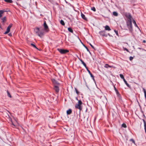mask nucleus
I'll list each match as a JSON object with an SVG mask.
<instances>
[{
    "mask_svg": "<svg viewBox=\"0 0 146 146\" xmlns=\"http://www.w3.org/2000/svg\"><path fill=\"white\" fill-rule=\"evenodd\" d=\"M86 68V69L87 71H88V72L89 73V74H91V72H90V71L88 69V67H87V68Z\"/></svg>",
    "mask_w": 146,
    "mask_h": 146,
    "instance_id": "36",
    "label": "nucleus"
},
{
    "mask_svg": "<svg viewBox=\"0 0 146 146\" xmlns=\"http://www.w3.org/2000/svg\"><path fill=\"white\" fill-rule=\"evenodd\" d=\"M89 44L93 49H94V50H95L94 47L90 43H89Z\"/></svg>",
    "mask_w": 146,
    "mask_h": 146,
    "instance_id": "33",
    "label": "nucleus"
},
{
    "mask_svg": "<svg viewBox=\"0 0 146 146\" xmlns=\"http://www.w3.org/2000/svg\"><path fill=\"white\" fill-rule=\"evenodd\" d=\"M139 48V49H141V48Z\"/></svg>",
    "mask_w": 146,
    "mask_h": 146,
    "instance_id": "43",
    "label": "nucleus"
},
{
    "mask_svg": "<svg viewBox=\"0 0 146 146\" xmlns=\"http://www.w3.org/2000/svg\"><path fill=\"white\" fill-rule=\"evenodd\" d=\"M113 67V66H110L108 64H105V65L104 66V67H105V68H107L108 67L111 68V67Z\"/></svg>",
    "mask_w": 146,
    "mask_h": 146,
    "instance_id": "15",
    "label": "nucleus"
},
{
    "mask_svg": "<svg viewBox=\"0 0 146 146\" xmlns=\"http://www.w3.org/2000/svg\"><path fill=\"white\" fill-rule=\"evenodd\" d=\"M113 15L115 16H118L117 13L115 11L113 12Z\"/></svg>",
    "mask_w": 146,
    "mask_h": 146,
    "instance_id": "20",
    "label": "nucleus"
},
{
    "mask_svg": "<svg viewBox=\"0 0 146 146\" xmlns=\"http://www.w3.org/2000/svg\"><path fill=\"white\" fill-rule=\"evenodd\" d=\"M106 31H101L100 32V34L102 36H105L107 37V35L105 34Z\"/></svg>",
    "mask_w": 146,
    "mask_h": 146,
    "instance_id": "10",
    "label": "nucleus"
},
{
    "mask_svg": "<svg viewBox=\"0 0 146 146\" xmlns=\"http://www.w3.org/2000/svg\"><path fill=\"white\" fill-rule=\"evenodd\" d=\"M68 31L71 33H73V31L71 27H69L68 28Z\"/></svg>",
    "mask_w": 146,
    "mask_h": 146,
    "instance_id": "18",
    "label": "nucleus"
},
{
    "mask_svg": "<svg viewBox=\"0 0 146 146\" xmlns=\"http://www.w3.org/2000/svg\"><path fill=\"white\" fill-rule=\"evenodd\" d=\"M8 35L9 36H12V34L11 33H9Z\"/></svg>",
    "mask_w": 146,
    "mask_h": 146,
    "instance_id": "39",
    "label": "nucleus"
},
{
    "mask_svg": "<svg viewBox=\"0 0 146 146\" xmlns=\"http://www.w3.org/2000/svg\"><path fill=\"white\" fill-rule=\"evenodd\" d=\"M57 50L61 54H65L69 52V50H68L62 49L60 48H58Z\"/></svg>",
    "mask_w": 146,
    "mask_h": 146,
    "instance_id": "4",
    "label": "nucleus"
},
{
    "mask_svg": "<svg viewBox=\"0 0 146 146\" xmlns=\"http://www.w3.org/2000/svg\"><path fill=\"white\" fill-rule=\"evenodd\" d=\"M125 16L128 19L127 21H131L132 16L130 13L126 14L125 15Z\"/></svg>",
    "mask_w": 146,
    "mask_h": 146,
    "instance_id": "11",
    "label": "nucleus"
},
{
    "mask_svg": "<svg viewBox=\"0 0 146 146\" xmlns=\"http://www.w3.org/2000/svg\"><path fill=\"white\" fill-rule=\"evenodd\" d=\"M7 96H9V97L10 98H11V96L9 92L8 91H7Z\"/></svg>",
    "mask_w": 146,
    "mask_h": 146,
    "instance_id": "24",
    "label": "nucleus"
},
{
    "mask_svg": "<svg viewBox=\"0 0 146 146\" xmlns=\"http://www.w3.org/2000/svg\"><path fill=\"white\" fill-rule=\"evenodd\" d=\"M121 126L122 127L124 128H126L127 127V126L126 124L124 123H123V124H122Z\"/></svg>",
    "mask_w": 146,
    "mask_h": 146,
    "instance_id": "25",
    "label": "nucleus"
},
{
    "mask_svg": "<svg viewBox=\"0 0 146 146\" xmlns=\"http://www.w3.org/2000/svg\"><path fill=\"white\" fill-rule=\"evenodd\" d=\"M72 110L71 109H69L67 111L66 113L68 115L72 113Z\"/></svg>",
    "mask_w": 146,
    "mask_h": 146,
    "instance_id": "14",
    "label": "nucleus"
},
{
    "mask_svg": "<svg viewBox=\"0 0 146 146\" xmlns=\"http://www.w3.org/2000/svg\"><path fill=\"white\" fill-rule=\"evenodd\" d=\"M108 35L109 36H111V35H110V34H109V33H108Z\"/></svg>",
    "mask_w": 146,
    "mask_h": 146,
    "instance_id": "41",
    "label": "nucleus"
},
{
    "mask_svg": "<svg viewBox=\"0 0 146 146\" xmlns=\"http://www.w3.org/2000/svg\"><path fill=\"white\" fill-rule=\"evenodd\" d=\"M90 74V75L91 77L93 79V80H94V81H95V79L94 78V76L92 75V74L91 73V74Z\"/></svg>",
    "mask_w": 146,
    "mask_h": 146,
    "instance_id": "26",
    "label": "nucleus"
},
{
    "mask_svg": "<svg viewBox=\"0 0 146 146\" xmlns=\"http://www.w3.org/2000/svg\"><path fill=\"white\" fill-rule=\"evenodd\" d=\"M4 1L6 2L9 3H13V1L12 0H4Z\"/></svg>",
    "mask_w": 146,
    "mask_h": 146,
    "instance_id": "17",
    "label": "nucleus"
},
{
    "mask_svg": "<svg viewBox=\"0 0 146 146\" xmlns=\"http://www.w3.org/2000/svg\"><path fill=\"white\" fill-rule=\"evenodd\" d=\"M143 42L144 43H145L146 42V41L145 40H143Z\"/></svg>",
    "mask_w": 146,
    "mask_h": 146,
    "instance_id": "40",
    "label": "nucleus"
},
{
    "mask_svg": "<svg viewBox=\"0 0 146 146\" xmlns=\"http://www.w3.org/2000/svg\"><path fill=\"white\" fill-rule=\"evenodd\" d=\"M82 63L86 68H87V67L86 66V64L83 61L82 62Z\"/></svg>",
    "mask_w": 146,
    "mask_h": 146,
    "instance_id": "29",
    "label": "nucleus"
},
{
    "mask_svg": "<svg viewBox=\"0 0 146 146\" xmlns=\"http://www.w3.org/2000/svg\"><path fill=\"white\" fill-rule=\"evenodd\" d=\"M76 99L78 101V104L75 105V107L76 108L78 109L80 111L82 109V107L81 106L82 103L81 100H78L77 98H76Z\"/></svg>",
    "mask_w": 146,
    "mask_h": 146,
    "instance_id": "1",
    "label": "nucleus"
},
{
    "mask_svg": "<svg viewBox=\"0 0 146 146\" xmlns=\"http://www.w3.org/2000/svg\"><path fill=\"white\" fill-rule=\"evenodd\" d=\"M133 23L134 24L135 26L136 27H137L138 28V27L137 24H136V22L134 20H133Z\"/></svg>",
    "mask_w": 146,
    "mask_h": 146,
    "instance_id": "23",
    "label": "nucleus"
},
{
    "mask_svg": "<svg viewBox=\"0 0 146 146\" xmlns=\"http://www.w3.org/2000/svg\"><path fill=\"white\" fill-rule=\"evenodd\" d=\"M81 16L82 17L83 19H84L85 20H87V18L85 17V15L83 13H81Z\"/></svg>",
    "mask_w": 146,
    "mask_h": 146,
    "instance_id": "12",
    "label": "nucleus"
},
{
    "mask_svg": "<svg viewBox=\"0 0 146 146\" xmlns=\"http://www.w3.org/2000/svg\"><path fill=\"white\" fill-rule=\"evenodd\" d=\"M114 90L116 92V93H117V96H119V92H118V90H117V89L116 88H115V86H114Z\"/></svg>",
    "mask_w": 146,
    "mask_h": 146,
    "instance_id": "16",
    "label": "nucleus"
},
{
    "mask_svg": "<svg viewBox=\"0 0 146 146\" xmlns=\"http://www.w3.org/2000/svg\"><path fill=\"white\" fill-rule=\"evenodd\" d=\"M36 33L40 37H42L44 35V32L42 31H40L39 28L38 27H36L35 30Z\"/></svg>",
    "mask_w": 146,
    "mask_h": 146,
    "instance_id": "2",
    "label": "nucleus"
},
{
    "mask_svg": "<svg viewBox=\"0 0 146 146\" xmlns=\"http://www.w3.org/2000/svg\"><path fill=\"white\" fill-rule=\"evenodd\" d=\"M59 86H54L53 89L57 93H58L59 92Z\"/></svg>",
    "mask_w": 146,
    "mask_h": 146,
    "instance_id": "9",
    "label": "nucleus"
},
{
    "mask_svg": "<svg viewBox=\"0 0 146 146\" xmlns=\"http://www.w3.org/2000/svg\"><path fill=\"white\" fill-rule=\"evenodd\" d=\"M114 31L115 32V33H116V35H118L117 31H116L115 30H114Z\"/></svg>",
    "mask_w": 146,
    "mask_h": 146,
    "instance_id": "34",
    "label": "nucleus"
},
{
    "mask_svg": "<svg viewBox=\"0 0 146 146\" xmlns=\"http://www.w3.org/2000/svg\"><path fill=\"white\" fill-rule=\"evenodd\" d=\"M105 30H108V31H110L111 30L110 28L109 27L108 25H106L105 27Z\"/></svg>",
    "mask_w": 146,
    "mask_h": 146,
    "instance_id": "13",
    "label": "nucleus"
},
{
    "mask_svg": "<svg viewBox=\"0 0 146 146\" xmlns=\"http://www.w3.org/2000/svg\"><path fill=\"white\" fill-rule=\"evenodd\" d=\"M52 81L53 84L54 86H59L60 84L54 79H52Z\"/></svg>",
    "mask_w": 146,
    "mask_h": 146,
    "instance_id": "6",
    "label": "nucleus"
},
{
    "mask_svg": "<svg viewBox=\"0 0 146 146\" xmlns=\"http://www.w3.org/2000/svg\"><path fill=\"white\" fill-rule=\"evenodd\" d=\"M127 25L129 31L131 32L133 31L131 21H127Z\"/></svg>",
    "mask_w": 146,
    "mask_h": 146,
    "instance_id": "3",
    "label": "nucleus"
},
{
    "mask_svg": "<svg viewBox=\"0 0 146 146\" xmlns=\"http://www.w3.org/2000/svg\"><path fill=\"white\" fill-rule=\"evenodd\" d=\"M60 23L62 25H65L64 23L63 20H61L60 21Z\"/></svg>",
    "mask_w": 146,
    "mask_h": 146,
    "instance_id": "21",
    "label": "nucleus"
},
{
    "mask_svg": "<svg viewBox=\"0 0 146 146\" xmlns=\"http://www.w3.org/2000/svg\"><path fill=\"white\" fill-rule=\"evenodd\" d=\"M3 22H4L6 20V17H4L2 19Z\"/></svg>",
    "mask_w": 146,
    "mask_h": 146,
    "instance_id": "31",
    "label": "nucleus"
},
{
    "mask_svg": "<svg viewBox=\"0 0 146 146\" xmlns=\"http://www.w3.org/2000/svg\"><path fill=\"white\" fill-rule=\"evenodd\" d=\"M130 141H131L133 143H135V141L133 139H131L130 140Z\"/></svg>",
    "mask_w": 146,
    "mask_h": 146,
    "instance_id": "35",
    "label": "nucleus"
},
{
    "mask_svg": "<svg viewBox=\"0 0 146 146\" xmlns=\"http://www.w3.org/2000/svg\"><path fill=\"white\" fill-rule=\"evenodd\" d=\"M83 45L86 48V49L87 50V51H88V52H89L90 53V51H89V50L88 49V48H87V47H86V46H85L84 45V44H83Z\"/></svg>",
    "mask_w": 146,
    "mask_h": 146,
    "instance_id": "27",
    "label": "nucleus"
},
{
    "mask_svg": "<svg viewBox=\"0 0 146 146\" xmlns=\"http://www.w3.org/2000/svg\"><path fill=\"white\" fill-rule=\"evenodd\" d=\"M123 48L124 50H125L126 51L128 52H129V50L126 48H124V47H123Z\"/></svg>",
    "mask_w": 146,
    "mask_h": 146,
    "instance_id": "32",
    "label": "nucleus"
},
{
    "mask_svg": "<svg viewBox=\"0 0 146 146\" xmlns=\"http://www.w3.org/2000/svg\"><path fill=\"white\" fill-rule=\"evenodd\" d=\"M43 26L45 31H46V32H48L49 31V29L45 21H44V23Z\"/></svg>",
    "mask_w": 146,
    "mask_h": 146,
    "instance_id": "7",
    "label": "nucleus"
},
{
    "mask_svg": "<svg viewBox=\"0 0 146 146\" xmlns=\"http://www.w3.org/2000/svg\"><path fill=\"white\" fill-rule=\"evenodd\" d=\"M91 9L94 11H96V9L95 8V7H92Z\"/></svg>",
    "mask_w": 146,
    "mask_h": 146,
    "instance_id": "30",
    "label": "nucleus"
},
{
    "mask_svg": "<svg viewBox=\"0 0 146 146\" xmlns=\"http://www.w3.org/2000/svg\"><path fill=\"white\" fill-rule=\"evenodd\" d=\"M119 76H120L121 77V78L123 79L124 82H125V84L129 88H130V86L128 84V83H127L123 75H122V74H120Z\"/></svg>",
    "mask_w": 146,
    "mask_h": 146,
    "instance_id": "5",
    "label": "nucleus"
},
{
    "mask_svg": "<svg viewBox=\"0 0 146 146\" xmlns=\"http://www.w3.org/2000/svg\"><path fill=\"white\" fill-rule=\"evenodd\" d=\"M4 11L3 10L0 11V18L2 17V14L3 13Z\"/></svg>",
    "mask_w": 146,
    "mask_h": 146,
    "instance_id": "19",
    "label": "nucleus"
},
{
    "mask_svg": "<svg viewBox=\"0 0 146 146\" xmlns=\"http://www.w3.org/2000/svg\"><path fill=\"white\" fill-rule=\"evenodd\" d=\"M75 90L76 91V94L78 95L79 94V92L78 90L76 88H75Z\"/></svg>",
    "mask_w": 146,
    "mask_h": 146,
    "instance_id": "28",
    "label": "nucleus"
},
{
    "mask_svg": "<svg viewBox=\"0 0 146 146\" xmlns=\"http://www.w3.org/2000/svg\"><path fill=\"white\" fill-rule=\"evenodd\" d=\"M12 24H10L7 27L6 31L4 33L5 34H7L10 31V29L12 26Z\"/></svg>",
    "mask_w": 146,
    "mask_h": 146,
    "instance_id": "8",
    "label": "nucleus"
},
{
    "mask_svg": "<svg viewBox=\"0 0 146 146\" xmlns=\"http://www.w3.org/2000/svg\"><path fill=\"white\" fill-rule=\"evenodd\" d=\"M78 59H79V60H80V61L81 62H82L83 61L82 60V59H80L78 57Z\"/></svg>",
    "mask_w": 146,
    "mask_h": 146,
    "instance_id": "38",
    "label": "nucleus"
},
{
    "mask_svg": "<svg viewBox=\"0 0 146 146\" xmlns=\"http://www.w3.org/2000/svg\"><path fill=\"white\" fill-rule=\"evenodd\" d=\"M133 59V57L132 56H130L129 57V60H132Z\"/></svg>",
    "mask_w": 146,
    "mask_h": 146,
    "instance_id": "37",
    "label": "nucleus"
},
{
    "mask_svg": "<svg viewBox=\"0 0 146 146\" xmlns=\"http://www.w3.org/2000/svg\"><path fill=\"white\" fill-rule=\"evenodd\" d=\"M13 125L14 126H15V125H14V124H13Z\"/></svg>",
    "mask_w": 146,
    "mask_h": 146,
    "instance_id": "42",
    "label": "nucleus"
},
{
    "mask_svg": "<svg viewBox=\"0 0 146 146\" xmlns=\"http://www.w3.org/2000/svg\"><path fill=\"white\" fill-rule=\"evenodd\" d=\"M31 45L33 46L35 48H36V49L38 50V48H37L36 47V45L34 44H33V43H31Z\"/></svg>",
    "mask_w": 146,
    "mask_h": 146,
    "instance_id": "22",
    "label": "nucleus"
}]
</instances>
